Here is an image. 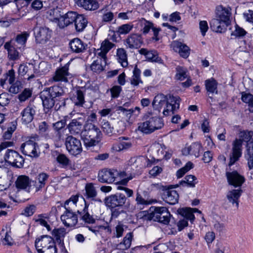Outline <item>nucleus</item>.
<instances>
[{"mask_svg":"<svg viewBox=\"0 0 253 253\" xmlns=\"http://www.w3.org/2000/svg\"><path fill=\"white\" fill-rule=\"evenodd\" d=\"M4 159L6 162L16 168H21L24 162L22 156L17 152L9 149L5 153Z\"/></svg>","mask_w":253,"mask_h":253,"instance_id":"nucleus-7","label":"nucleus"},{"mask_svg":"<svg viewBox=\"0 0 253 253\" xmlns=\"http://www.w3.org/2000/svg\"><path fill=\"white\" fill-rule=\"evenodd\" d=\"M35 114V107L32 105H28L21 113L22 123L28 124L31 123L33 120Z\"/></svg>","mask_w":253,"mask_h":253,"instance_id":"nucleus-19","label":"nucleus"},{"mask_svg":"<svg viewBox=\"0 0 253 253\" xmlns=\"http://www.w3.org/2000/svg\"><path fill=\"white\" fill-rule=\"evenodd\" d=\"M34 67L33 65H29V66L25 65H20L19 69H18V73L19 75L21 76H24L25 75L28 74L30 71H31L33 69Z\"/></svg>","mask_w":253,"mask_h":253,"instance_id":"nucleus-56","label":"nucleus"},{"mask_svg":"<svg viewBox=\"0 0 253 253\" xmlns=\"http://www.w3.org/2000/svg\"><path fill=\"white\" fill-rule=\"evenodd\" d=\"M170 214L166 207H155L150 213L148 218L164 224H168L170 220Z\"/></svg>","mask_w":253,"mask_h":253,"instance_id":"nucleus-5","label":"nucleus"},{"mask_svg":"<svg viewBox=\"0 0 253 253\" xmlns=\"http://www.w3.org/2000/svg\"><path fill=\"white\" fill-rule=\"evenodd\" d=\"M117 56L118 61L121 63L122 66L126 67L127 66V55L125 50L124 48H119L117 50Z\"/></svg>","mask_w":253,"mask_h":253,"instance_id":"nucleus-40","label":"nucleus"},{"mask_svg":"<svg viewBox=\"0 0 253 253\" xmlns=\"http://www.w3.org/2000/svg\"><path fill=\"white\" fill-rule=\"evenodd\" d=\"M126 45L130 48H138L140 47L143 43L140 35L138 34H132L126 40Z\"/></svg>","mask_w":253,"mask_h":253,"instance_id":"nucleus-21","label":"nucleus"},{"mask_svg":"<svg viewBox=\"0 0 253 253\" xmlns=\"http://www.w3.org/2000/svg\"><path fill=\"white\" fill-rule=\"evenodd\" d=\"M201 148L200 144L195 142L191 145L185 147L182 150V153L184 155H194L195 157H198L200 155V151Z\"/></svg>","mask_w":253,"mask_h":253,"instance_id":"nucleus-27","label":"nucleus"},{"mask_svg":"<svg viewBox=\"0 0 253 253\" xmlns=\"http://www.w3.org/2000/svg\"><path fill=\"white\" fill-rule=\"evenodd\" d=\"M102 129L103 132L108 135H110L113 131V127L111 126L109 122L106 120H103L101 122Z\"/></svg>","mask_w":253,"mask_h":253,"instance_id":"nucleus-52","label":"nucleus"},{"mask_svg":"<svg viewBox=\"0 0 253 253\" xmlns=\"http://www.w3.org/2000/svg\"><path fill=\"white\" fill-rule=\"evenodd\" d=\"M87 23L88 21L84 15L78 13V16L74 23L75 30L78 32H82L86 27Z\"/></svg>","mask_w":253,"mask_h":253,"instance_id":"nucleus-31","label":"nucleus"},{"mask_svg":"<svg viewBox=\"0 0 253 253\" xmlns=\"http://www.w3.org/2000/svg\"><path fill=\"white\" fill-rule=\"evenodd\" d=\"M191 210L192 208H190L182 209L180 210V213L186 218L185 219L187 220V219H189L191 221H193L195 219V216L192 211H191Z\"/></svg>","mask_w":253,"mask_h":253,"instance_id":"nucleus-49","label":"nucleus"},{"mask_svg":"<svg viewBox=\"0 0 253 253\" xmlns=\"http://www.w3.org/2000/svg\"><path fill=\"white\" fill-rule=\"evenodd\" d=\"M84 92L81 89L77 90L72 97V101L77 107H83L85 103Z\"/></svg>","mask_w":253,"mask_h":253,"instance_id":"nucleus-32","label":"nucleus"},{"mask_svg":"<svg viewBox=\"0 0 253 253\" xmlns=\"http://www.w3.org/2000/svg\"><path fill=\"white\" fill-rule=\"evenodd\" d=\"M86 196L88 198L93 199L97 195V191L94 185L92 183L86 184L85 187Z\"/></svg>","mask_w":253,"mask_h":253,"instance_id":"nucleus-44","label":"nucleus"},{"mask_svg":"<svg viewBox=\"0 0 253 253\" xmlns=\"http://www.w3.org/2000/svg\"><path fill=\"white\" fill-rule=\"evenodd\" d=\"M65 91L62 87L53 85L44 89L40 93L44 113L50 115L53 109L58 111L64 109L66 100Z\"/></svg>","mask_w":253,"mask_h":253,"instance_id":"nucleus-1","label":"nucleus"},{"mask_svg":"<svg viewBox=\"0 0 253 253\" xmlns=\"http://www.w3.org/2000/svg\"><path fill=\"white\" fill-rule=\"evenodd\" d=\"M184 179V180H182L179 182L180 185L184 186L186 185L187 186L194 187H195V184L197 183V178L194 175H186Z\"/></svg>","mask_w":253,"mask_h":253,"instance_id":"nucleus-42","label":"nucleus"},{"mask_svg":"<svg viewBox=\"0 0 253 253\" xmlns=\"http://www.w3.org/2000/svg\"><path fill=\"white\" fill-rule=\"evenodd\" d=\"M51 31L46 27H36L34 29V34L36 41L40 43H44L51 37Z\"/></svg>","mask_w":253,"mask_h":253,"instance_id":"nucleus-12","label":"nucleus"},{"mask_svg":"<svg viewBox=\"0 0 253 253\" xmlns=\"http://www.w3.org/2000/svg\"><path fill=\"white\" fill-rule=\"evenodd\" d=\"M167 96L163 94L157 95L153 100L152 105L154 109L160 111L163 107H165L168 102Z\"/></svg>","mask_w":253,"mask_h":253,"instance_id":"nucleus-28","label":"nucleus"},{"mask_svg":"<svg viewBox=\"0 0 253 253\" xmlns=\"http://www.w3.org/2000/svg\"><path fill=\"white\" fill-rule=\"evenodd\" d=\"M84 120L82 118L72 120L67 126L70 133L73 135L81 134V135L82 132L84 130Z\"/></svg>","mask_w":253,"mask_h":253,"instance_id":"nucleus-16","label":"nucleus"},{"mask_svg":"<svg viewBox=\"0 0 253 253\" xmlns=\"http://www.w3.org/2000/svg\"><path fill=\"white\" fill-rule=\"evenodd\" d=\"M52 235L55 238L56 242L58 244L61 250H65L63 239L66 234L65 229L64 228L54 229L52 232Z\"/></svg>","mask_w":253,"mask_h":253,"instance_id":"nucleus-29","label":"nucleus"},{"mask_svg":"<svg viewBox=\"0 0 253 253\" xmlns=\"http://www.w3.org/2000/svg\"><path fill=\"white\" fill-rule=\"evenodd\" d=\"M28 36V34L26 33L18 35L16 38L15 42L18 44L23 46L26 43Z\"/></svg>","mask_w":253,"mask_h":253,"instance_id":"nucleus-59","label":"nucleus"},{"mask_svg":"<svg viewBox=\"0 0 253 253\" xmlns=\"http://www.w3.org/2000/svg\"><path fill=\"white\" fill-rule=\"evenodd\" d=\"M4 47L7 50L10 59L15 60L19 58V52L15 49V47L11 45L9 42H6L4 45Z\"/></svg>","mask_w":253,"mask_h":253,"instance_id":"nucleus-37","label":"nucleus"},{"mask_svg":"<svg viewBox=\"0 0 253 253\" xmlns=\"http://www.w3.org/2000/svg\"><path fill=\"white\" fill-rule=\"evenodd\" d=\"M231 10L230 7L226 8L221 5L218 6L216 9V17L229 25L231 15Z\"/></svg>","mask_w":253,"mask_h":253,"instance_id":"nucleus-18","label":"nucleus"},{"mask_svg":"<svg viewBox=\"0 0 253 253\" xmlns=\"http://www.w3.org/2000/svg\"><path fill=\"white\" fill-rule=\"evenodd\" d=\"M30 182L31 181L28 176L21 175L17 177L15 181V185L19 190L29 191Z\"/></svg>","mask_w":253,"mask_h":253,"instance_id":"nucleus-26","label":"nucleus"},{"mask_svg":"<svg viewBox=\"0 0 253 253\" xmlns=\"http://www.w3.org/2000/svg\"><path fill=\"white\" fill-rule=\"evenodd\" d=\"M131 240V233H128L124 238L123 241L119 244L118 246L122 250L127 249L130 247Z\"/></svg>","mask_w":253,"mask_h":253,"instance_id":"nucleus-43","label":"nucleus"},{"mask_svg":"<svg viewBox=\"0 0 253 253\" xmlns=\"http://www.w3.org/2000/svg\"><path fill=\"white\" fill-rule=\"evenodd\" d=\"M151 126V129L152 132L155 130L161 129L164 126V123L160 118L152 117L148 120Z\"/></svg>","mask_w":253,"mask_h":253,"instance_id":"nucleus-38","label":"nucleus"},{"mask_svg":"<svg viewBox=\"0 0 253 253\" xmlns=\"http://www.w3.org/2000/svg\"><path fill=\"white\" fill-rule=\"evenodd\" d=\"M77 4L85 10H95L99 7L98 0H78Z\"/></svg>","mask_w":253,"mask_h":253,"instance_id":"nucleus-25","label":"nucleus"},{"mask_svg":"<svg viewBox=\"0 0 253 253\" xmlns=\"http://www.w3.org/2000/svg\"><path fill=\"white\" fill-rule=\"evenodd\" d=\"M49 175L45 172L40 173L36 177V180L39 183H41L44 185H45L46 182L47 181Z\"/></svg>","mask_w":253,"mask_h":253,"instance_id":"nucleus-58","label":"nucleus"},{"mask_svg":"<svg viewBox=\"0 0 253 253\" xmlns=\"http://www.w3.org/2000/svg\"><path fill=\"white\" fill-rule=\"evenodd\" d=\"M65 145L67 151L72 155L77 156L82 152L81 141L72 135L66 137Z\"/></svg>","mask_w":253,"mask_h":253,"instance_id":"nucleus-8","label":"nucleus"},{"mask_svg":"<svg viewBox=\"0 0 253 253\" xmlns=\"http://www.w3.org/2000/svg\"><path fill=\"white\" fill-rule=\"evenodd\" d=\"M187 77L186 70L180 66L176 68V78L177 80L183 81Z\"/></svg>","mask_w":253,"mask_h":253,"instance_id":"nucleus-54","label":"nucleus"},{"mask_svg":"<svg viewBox=\"0 0 253 253\" xmlns=\"http://www.w3.org/2000/svg\"><path fill=\"white\" fill-rule=\"evenodd\" d=\"M9 88V91L13 94L18 93L23 87V84L20 81L14 82Z\"/></svg>","mask_w":253,"mask_h":253,"instance_id":"nucleus-45","label":"nucleus"},{"mask_svg":"<svg viewBox=\"0 0 253 253\" xmlns=\"http://www.w3.org/2000/svg\"><path fill=\"white\" fill-rule=\"evenodd\" d=\"M102 134L100 129L91 123H86L82 132L81 138L87 149L97 145L101 141Z\"/></svg>","mask_w":253,"mask_h":253,"instance_id":"nucleus-2","label":"nucleus"},{"mask_svg":"<svg viewBox=\"0 0 253 253\" xmlns=\"http://www.w3.org/2000/svg\"><path fill=\"white\" fill-rule=\"evenodd\" d=\"M119 141L114 144L112 149L117 152L126 151L130 148L132 143L130 139L126 137H121L119 138Z\"/></svg>","mask_w":253,"mask_h":253,"instance_id":"nucleus-17","label":"nucleus"},{"mask_svg":"<svg viewBox=\"0 0 253 253\" xmlns=\"http://www.w3.org/2000/svg\"><path fill=\"white\" fill-rule=\"evenodd\" d=\"M126 200V196L121 193H116L105 199L106 205L110 208H122Z\"/></svg>","mask_w":253,"mask_h":253,"instance_id":"nucleus-9","label":"nucleus"},{"mask_svg":"<svg viewBox=\"0 0 253 253\" xmlns=\"http://www.w3.org/2000/svg\"><path fill=\"white\" fill-rule=\"evenodd\" d=\"M211 27L213 31L222 33L225 31L228 25L217 18L212 19L210 22Z\"/></svg>","mask_w":253,"mask_h":253,"instance_id":"nucleus-30","label":"nucleus"},{"mask_svg":"<svg viewBox=\"0 0 253 253\" xmlns=\"http://www.w3.org/2000/svg\"><path fill=\"white\" fill-rule=\"evenodd\" d=\"M54 13L59 12V16L54 18V21L58 23V26L60 29H63L74 23L76 18L78 16V13L75 11H69L65 14H61L60 11L56 9L54 10Z\"/></svg>","mask_w":253,"mask_h":253,"instance_id":"nucleus-4","label":"nucleus"},{"mask_svg":"<svg viewBox=\"0 0 253 253\" xmlns=\"http://www.w3.org/2000/svg\"><path fill=\"white\" fill-rule=\"evenodd\" d=\"M242 154V143L241 139H236L232 143V152L230 154L228 166L231 167L238 161Z\"/></svg>","mask_w":253,"mask_h":253,"instance_id":"nucleus-10","label":"nucleus"},{"mask_svg":"<svg viewBox=\"0 0 253 253\" xmlns=\"http://www.w3.org/2000/svg\"><path fill=\"white\" fill-rule=\"evenodd\" d=\"M115 44L107 40H105L101 43V49L108 52Z\"/></svg>","mask_w":253,"mask_h":253,"instance_id":"nucleus-64","label":"nucleus"},{"mask_svg":"<svg viewBox=\"0 0 253 253\" xmlns=\"http://www.w3.org/2000/svg\"><path fill=\"white\" fill-rule=\"evenodd\" d=\"M205 86L207 92L210 94L217 93V82L213 78H211L205 81Z\"/></svg>","mask_w":253,"mask_h":253,"instance_id":"nucleus-33","label":"nucleus"},{"mask_svg":"<svg viewBox=\"0 0 253 253\" xmlns=\"http://www.w3.org/2000/svg\"><path fill=\"white\" fill-rule=\"evenodd\" d=\"M23 154L33 158H38L40 151L38 143L31 139L23 143L20 147Z\"/></svg>","mask_w":253,"mask_h":253,"instance_id":"nucleus-6","label":"nucleus"},{"mask_svg":"<svg viewBox=\"0 0 253 253\" xmlns=\"http://www.w3.org/2000/svg\"><path fill=\"white\" fill-rule=\"evenodd\" d=\"M9 95L7 93H2L0 94V105L4 106L7 105L9 102Z\"/></svg>","mask_w":253,"mask_h":253,"instance_id":"nucleus-62","label":"nucleus"},{"mask_svg":"<svg viewBox=\"0 0 253 253\" xmlns=\"http://www.w3.org/2000/svg\"><path fill=\"white\" fill-rule=\"evenodd\" d=\"M71 50L76 53L84 52L87 48V45L79 38L73 39L70 42Z\"/></svg>","mask_w":253,"mask_h":253,"instance_id":"nucleus-24","label":"nucleus"},{"mask_svg":"<svg viewBox=\"0 0 253 253\" xmlns=\"http://www.w3.org/2000/svg\"><path fill=\"white\" fill-rule=\"evenodd\" d=\"M140 74L141 71L137 68V66H135L133 71V75L129 79L130 84L133 87L138 86L140 84L143 83L140 79Z\"/></svg>","mask_w":253,"mask_h":253,"instance_id":"nucleus-34","label":"nucleus"},{"mask_svg":"<svg viewBox=\"0 0 253 253\" xmlns=\"http://www.w3.org/2000/svg\"><path fill=\"white\" fill-rule=\"evenodd\" d=\"M119 176L121 178H124L126 173L124 171L119 172L115 169H104L99 171L98 179L102 183H111L114 182Z\"/></svg>","mask_w":253,"mask_h":253,"instance_id":"nucleus-3","label":"nucleus"},{"mask_svg":"<svg viewBox=\"0 0 253 253\" xmlns=\"http://www.w3.org/2000/svg\"><path fill=\"white\" fill-rule=\"evenodd\" d=\"M243 191L241 189H233L228 191L226 198L229 203L233 205L235 204L236 208L239 207V199L242 195Z\"/></svg>","mask_w":253,"mask_h":253,"instance_id":"nucleus-23","label":"nucleus"},{"mask_svg":"<svg viewBox=\"0 0 253 253\" xmlns=\"http://www.w3.org/2000/svg\"><path fill=\"white\" fill-rule=\"evenodd\" d=\"M35 244L37 251L56 246L53 239L48 235H42L40 238H37Z\"/></svg>","mask_w":253,"mask_h":253,"instance_id":"nucleus-14","label":"nucleus"},{"mask_svg":"<svg viewBox=\"0 0 253 253\" xmlns=\"http://www.w3.org/2000/svg\"><path fill=\"white\" fill-rule=\"evenodd\" d=\"M56 160L58 163L62 165L64 167L68 166L70 162L69 159L63 154H59L56 157Z\"/></svg>","mask_w":253,"mask_h":253,"instance_id":"nucleus-57","label":"nucleus"},{"mask_svg":"<svg viewBox=\"0 0 253 253\" xmlns=\"http://www.w3.org/2000/svg\"><path fill=\"white\" fill-rule=\"evenodd\" d=\"M148 120L140 123L138 126L139 130L141 131L144 133L149 134L152 132V130L150 129L151 126Z\"/></svg>","mask_w":253,"mask_h":253,"instance_id":"nucleus-51","label":"nucleus"},{"mask_svg":"<svg viewBox=\"0 0 253 253\" xmlns=\"http://www.w3.org/2000/svg\"><path fill=\"white\" fill-rule=\"evenodd\" d=\"M171 46L175 52H178L180 56L187 58L190 55V48L185 43L177 41H173Z\"/></svg>","mask_w":253,"mask_h":253,"instance_id":"nucleus-20","label":"nucleus"},{"mask_svg":"<svg viewBox=\"0 0 253 253\" xmlns=\"http://www.w3.org/2000/svg\"><path fill=\"white\" fill-rule=\"evenodd\" d=\"M133 25L130 24H125L119 26L117 32L119 35H125L128 34L132 29Z\"/></svg>","mask_w":253,"mask_h":253,"instance_id":"nucleus-50","label":"nucleus"},{"mask_svg":"<svg viewBox=\"0 0 253 253\" xmlns=\"http://www.w3.org/2000/svg\"><path fill=\"white\" fill-rule=\"evenodd\" d=\"M239 136V139H241L242 143L243 141L246 142L247 143L253 139V138H252L253 136V131L247 130L241 131Z\"/></svg>","mask_w":253,"mask_h":253,"instance_id":"nucleus-46","label":"nucleus"},{"mask_svg":"<svg viewBox=\"0 0 253 253\" xmlns=\"http://www.w3.org/2000/svg\"><path fill=\"white\" fill-rule=\"evenodd\" d=\"M239 44L240 46L239 47V51H240L241 54L245 57L244 61H246L250 56V54L248 51V50L250 48V46H247L246 45L245 41L242 38L240 39Z\"/></svg>","mask_w":253,"mask_h":253,"instance_id":"nucleus-41","label":"nucleus"},{"mask_svg":"<svg viewBox=\"0 0 253 253\" xmlns=\"http://www.w3.org/2000/svg\"><path fill=\"white\" fill-rule=\"evenodd\" d=\"M162 199L169 205H175L178 203L179 195L176 190L167 188L163 190Z\"/></svg>","mask_w":253,"mask_h":253,"instance_id":"nucleus-15","label":"nucleus"},{"mask_svg":"<svg viewBox=\"0 0 253 253\" xmlns=\"http://www.w3.org/2000/svg\"><path fill=\"white\" fill-rule=\"evenodd\" d=\"M36 207L35 205H31L26 207L23 210L22 213L26 216H30L34 213L36 211Z\"/></svg>","mask_w":253,"mask_h":253,"instance_id":"nucleus-60","label":"nucleus"},{"mask_svg":"<svg viewBox=\"0 0 253 253\" xmlns=\"http://www.w3.org/2000/svg\"><path fill=\"white\" fill-rule=\"evenodd\" d=\"M226 177L228 184L234 187H241L245 181V177L236 170L226 171Z\"/></svg>","mask_w":253,"mask_h":253,"instance_id":"nucleus-13","label":"nucleus"},{"mask_svg":"<svg viewBox=\"0 0 253 253\" xmlns=\"http://www.w3.org/2000/svg\"><path fill=\"white\" fill-rule=\"evenodd\" d=\"M88 206L86 203H85V206L82 211L80 212L78 211V212L82 216V219L85 222L88 223H93L95 222L94 218L92 215H90L88 212Z\"/></svg>","mask_w":253,"mask_h":253,"instance_id":"nucleus-39","label":"nucleus"},{"mask_svg":"<svg viewBox=\"0 0 253 253\" xmlns=\"http://www.w3.org/2000/svg\"><path fill=\"white\" fill-rule=\"evenodd\" d=\"M246 33L244 29L236 25L235 30L231 34V35L239 37L240 39H241L243 36H245Z\"/></svg>","mask_w":253,"mask_h":253,"instance_id":"nucleus-63","label":"nucleus"},{"mask_svg":"<svg viewBox=\"0 0 253 253\" xmlns=\"http://www.w3.org/2000/svg\"><path fill=\"white\" fill-rule=\"evenodd\" d=\"M32 93V90L30 88H25L18 95V99L21 102H24L30 98Z\"/></svg>","mask_w":253,"mask_h":253,"instance_id":"nucleus-53","label":"nucleus"},{"mask_svg":"<svg viewBox=\"0 0 253 253\" xmlns=\"http://www.w3.org/2000/svg\"><path fill=\"white\" fill-rule=\"evenodd\" d=\"M106 63L101 58L94 60L90 65V69L94 73H99L104 70V67Z\"/></svg>","mask_w":253,"mask_h":253,"instance_id":"nucleus-36","label":"nucleus"},{"mask_svg":"<svg viewBox=\"0 0 253 253\" xmlns=\"http://www.w3.org/2000/svg\"><path fill=\"white\" fill-rule=\"evenodd\" d=\"M146 58L148 61L151 62L160 63L162 61L161 58L158 56V52L156 50L149 51Z\"/></svg>","mask_w":253,"mask_h":253,"instance_id":"nucleus-47","label":"nucleus"},{"mask_svg":"<svg viewBox=\"0 0 253 253\" xmlns=\"http://www.w3.org/2000/svg\"><path fill=\"white\" fill-rule=\"evenodd\" d=\"M78 201V196L77 195L72 196L69 200L65 202L64 205L65 208L72 207V209H74L76 206V203Z\"/></svg>","mask_w":253,"mask_h":253,"instance_id":"nucleus-55","label":"nucleus"},{"mask_svg":"<svg viewBox=\"0 0 253 253\" xmlns=\"http://www.w3.org/2000/svg\"><path fill=\"white\" fill-rule=\"evenodd\" d=\"M69 62L65 65L63 67L57 69L55 75L53 77L54 81L56 82L63 81L68 82L67 76L69 75Z\"/></svg>","mask_w":253,"mask_h":253,"instance_id":"nucleus-22","label":"nucleus"},{"mask_svg":"<svg viewBox=\"0 0 253 253\" xmlns=\"http://www.w3.org/2000/svg\"><path fill=\"white\" fill-rule=\"evenodd\" d=\"M141 24L143 26L142 30L144 34H147L151 29L154 28L153 24L148 21L143 19L141 21Z\"/></svg>","mask_w":253,"mask_h":253,"instance_id":"nucleus-61","label":"nucleus"},{"mask_svg":"<svg viewBox=\"0 0 253 253\" xmlns=\"http://www.w3.org/2000/svg\"><path fill=\"white\" fill-rule=\"evenodd\" d=\"M65 209L66 211L61 216V220L66 227H73L78 222L77 215L73 212L72 207H67Z\"/></svg>","mask_w":253,"mask_h":253,"instance_id":"nucleus-11","label":"nucleus"},{"mask_svg":"<svg viewBox=\"0 0 253 253\" xmlns=\"http://www.w3.org/2000/svg\"><path fill=\"white\" fill-rule=\"evenodd\" d=\"M32 0H15V1L11 4V7H16V10H13V12L16 13L17 11H20L21 10L25 11L27 9V6Z\"/></svg>","mask_w":253,"mask_h":253,"instance_id":"nucleus-35","label":"nucleus"},{"mask_svg":"<svg viewBox=\"0 0 253 253\" xmlns=\"http://www.w3.org/2000/svg\"><path fill=\"white\" fill-rule=\"evenodd\" d=\"M135 201L136 202V207L137 209L140 210L143 209L144 206L150 204L149 202L143 198L142 196L138 192L136 193Z\"/></svg>","mask_w":253,"mask_h":253,"instance_id":"nucleus-48","label":"nucleus"}]
</instances>
